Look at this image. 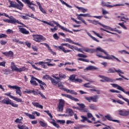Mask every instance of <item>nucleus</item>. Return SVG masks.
<instances>
[{"mask_svg": "<svg viewBox=\"0 0 129 129\" xmlns=\"http://www.w3.org/2000/svg\"><path fill=\"white\" fill-rule=\"evenodd\" d=\"M96 56L99 58H102L103 59H106V60H112L114 61L116 60L118 62H121L117 57H115L113 55H109L106 51H105L101 47H97L96 48Z\"/></svg>", "mask_w": 129, "mask_h": 129, "instance_id": "f257e3e1", "label": "nucleus"}, {"mask_svg": "<svg viewBox=\"0 0 129 129\" xmlns=\"http://www.w3.org/2000/svg\"><path fill=\"white\" fill-rule=\"evenodd\" d=\"M40 22H42V23H44V24H46V25H48L49 26H50L51 27H54L53 28H54V30H56V31L58 30V27L60 28L62 31H64V32H69V33H71V34H73V32L69 30V29H68L67 28H64V27L60 25L58 22L52 21L50 22H48L47 21H44V20H40Z\"/></svg>", "mask_w": 129, "mask_h": 129, "instance_id": "f03ea898", "label": "nucleus"}, {"mask_svg": "<svg viewBox=\"0 0 129 129\" xmlns=\"http://www.w3.org/2000/svg\"><path fill=\"white\" fill-rule=\"evenodd\" d=\"M63 46H66V47H68L69 49H71L72 50H73L74 45H71V44H69V43H62L60 44V46H59L57 47L58 51H62L63 53H70V52H71V50L65 49V48L63 47Z\"/></svg>", "mask_w": 129, "mask_h": 129, "instance_id": "7ed1b4c3", "label": "nucleus"}, {"mask_svg": "<svg viewBox=\"0 0 129 129\" xmlns=\"http://www.w3.org/2000/svg\"><path fill=\"white\" fill-rule=\"evenodd\" d=\"M115 72H116L117 73L118 75H119V76H120V77H121L122 78H123L125 80H128V79H127L126 78H125L124 76L121 75V74H124V73L123 72H122L121 70H120V69L116 70L114 68H113V69L112 68H109L108 69L107 73H108V74L115 73Z\"/></svg>", "mask_w": 129, "mask_h": 129, "instance_id": "20e7f679", "label": "nucleus"}, {"mask_svg": "<svg viewBox=\"0 0 129 129\" xmlns=\"http://www.w3.org/2000/svg\"><path fill=\"white\" fill-rule=\"evenodd\" d=\"M3 104H7V105H10L13 107H18L19 105L14 103L12 100L10 99L9 98H5L1 101Z\"/></svg>", "mask_w": 129, "mask_h": 129, "instance_id": "39448f33", "label": "nucleus"}, {"mask_svg": "<svg viewBox=\"0 0 129 129\" xmlns=\"http://www.w3.org/2000/svg\"><path fill=\"white\" fill-rule=\"evenodd\" d=\"M118 19H119V18H121V22H124L122 23H119L118 24V25H119V26H120V27H121V28H123L124 30H127V28L126 27H125V26L124 25V23L126 22V21H128V18H125L124 16L123 17H121V16H117Z\"/></svg>", "mask_w": 129, "mask_h": 129, "instance_id": "423d86ee", "label": "nucleus"}, {"mask_svg": "<svg viewBox=\"0 0 129 129\" xmlns=\"http://www.w3.org/2000/svg\"><path fill=\"white\" fill-rule=\"evenodd\" d=\"M11 69L12 71H16V72H22V71H25L26 70V68L25 67H23L21 68H18L16 64H15V62H11Z\"/></svg>", "mask_w": 129, "mask_h": 129, "instance_id": "0eeeda50", "label": "nucleus"}, {"mask_svg": "<svg viewBox=\"0 0 129 129\" xmlns=\"http://www.w3.org/2000/svg\"><path fill=\"white\" fill-rule=\"evenodd\" d=\"M106 119H107V120H109V121H113L114 122L120 123V121H119V120L113 119L112 116H111V115L109 114L105 115L104 117H103V121H105Z\"/></svg>", "mask_w": 129, "mask_h": 129, "instance_id": "6e6552de", "label": "nucleus"}, {"mask_svg": "<svg viewBox=\"0 0 129 129\" xmlns=\"http://www.w3.org/2000/svg\"><path fill=\"white\" fill-rule=\"evenodd\" d=\"M101 6L102 7H107V8H109L110 9H111L112 8H114L115 7H123L124 6V4H118L111 5L107 4L106 3L104 2V1H102L101 2Z\"/></svg>", "mask_w": 129, "mask_h": 129, "instance_id": "1a4fd4ad", "label": "nucleus"}, {"mask_svg": "<svg viewBox=\"0 0 129 129\" xmlns=\"http://www.w3.org/2000/svg\"><path fill=\"white\" fill-rule=\"evenodd\" d=\"M81 17H89V18H91V15H90V14L87 13V14H80V15H78L77 16V18L78 19V20H79L80 21H81V22H82V23L83 24L86 25V26H87V23H86V22H85V20H84V19H83V18H82Z\"/></svg>", "mask_w": 129, "mask_h": 129, "instance_id": "9d476101", "label": "nucleus"}, {"mask_svg": "<svg viewBox=\"0 0 129 129\" xmlns=\"http://www.w3.org/2000/svg\"><path fill=\"white\" fill-rule=\"evenodd\" d=\"M34 41L37 42V43H40V42H43L46 40V38L44 37L43 35H34L33 36Z\"/></svg>", "mask_w": 129, "mask_h": 129, "instance_id": "9b49d317", "label": "nucleus"}, {"mask_svg": "<svg viewBox=\"0 0 129 129\" xmlns=\"http://www.w3.org/2000/svg\"><path fill=\"white\" fill-rule=\"evenodd\" d=\"M99 98L98 95H94L91 97H85V99L86 100H87L88 102H91V101H93V102H97Z\"/></svg>", "mask_w": 129, "mask_h": 129, "instance_id": "f8f14e48", "label": "nucleus"}, {"mask_svg": "<svg viewBox=\"0 0 129 129\" xmlns=\"http://www.w3.org/2000/svg\"><path fill=\"white\" fill-rule=\"evenodd\" d=\"M64 105H65V101H64L63 99H59V103L57 106L58 111L59 112H63Z\"/></svg>", "mask_w": 129, "mask_h": 129, "instance_id": "ddd939ff", "label": "nucleus"}, {"mask_svg": "<svg viewBox=\"0 0 129 129\" xmlns=\"http://www.w3.org/2000/svg\"><path fill=\"white\" fill-rule=\"evenodd\" d=\"M9 88H12V89L16 90V93L19 95V96H22V91L21 90V87L18 86H12L11 85H8Z\"/></svg>", "mask_w": 129, "mask_h": 129, "instance_id": "4468645a", "label": "nucleus"}, {"mask_svg": "<svg viewBox=\"0 0 129 129\" xmlns=\"http://www.w3.org/2000/svg\"><path fill=\"white\" fill-rule=\"evenodd\" d=\"M9 3L10 5V6H9V8H14L15 9H18V10H22V8L20 7V4L11 0H9Z\"/></svg>", "mask_w": 129, "mask_h": 129, "instance_id": "2eb2a0df", "label": "nucleus"}, {"mask_svg": "<svg viewBox=\"0 0 129 129\" xmlns=\"http://www.w3.org/2000/svg\"><path fill=\"white\" fill-rule=\"evenodd\" d=\"M9 19V24H13V25H15L17 23L19 24V25H22V26L26 27V25H25L23 23L20 22L18 20L16 19L14 17H11Z\"/></svg>", "mask_w": 129, "mask_h": 129, "instance_id": "dca6fc26", "label": "nucleus"}, {"mask_svg": "<svg viewBox=\"0 0 129 129\" xmlns=\"http://www.w3.org/2000/svg\"><path fill=\"white\" fill-rule=\"evenodd\" d=\"M66 113H67L68 114H69L68 115H66V114H63L62 115L63 116H73V115H74V111H73V110H72V109L71 108H67L66 110Z\"/></svg>", "mask_w": 129, "mask_h": 129, "instance_id": "f3484780", "label": "nucleus"}, {"mask_svg": "<svg viewBox=\"0 0 129 129\" xmlns=\"http://www.w3.org/2000/svg\"><path fill=\"white\" fill-rule=\"evenodd\" d=\"M62 96H64V97H67V98H69L71 99V100H73L74 101L78 102L79 101V99L75 98L74 97L69 95V94H61Z\"/></svg>", "mask_w": 129, "mask_h": 129, "instance_id": "a211bd4d", "label": "nucleus"}, {"mask_svg": "<svg viewBox=\"0 0 129 129\" xmlns=\"http://www.w3.org/2000/svg\"><path fill=\"white\" fill-rule=\"evenodd\" d=\"M118 112L119 115H121V116H127V115H129V110L128 111L119 110Z\"/></svg>", "mask_w": 129, "mask_h": 129, "instance_id": "6ab92c4d", "label": "nucleus"}, {"mask_svg": "<svg viewBox=\"0 0 129 129\" xmlns=\"http://www.w3.org/2000/svg\"><path fill=\"white\" fill-rule=\"evenodd\" d=\"M99 77H100V78H102V79H104V80L106 81V82H113L114 81V80H112V79L104 76L99 75Z\"/></svg>", "mask_w": 129, "mask_h": 129, "instance_id": "aec40b11", "label": "nucleus"}, {"mask_svg": "<svg viewBox=\"0 0 129 129\" xmlns=\"http://www.w3.org/2000/svg\"><path fill=\"white\" fill-rule=\"evenodd\" d=\"M42 45H44V46H46V47L48 48V50L49 51V52H50V53H51V54H52L53 56H55L56 55V52L53 51V50H52V49H51V48L50 47V46H49V44L44 43H41Z\"/></svg>", "mask_w": 129, "mask_h": 129, "instance_id": "412c9836", "label": "nucleus"}, {"mask_svg": "<svg viewBox=\"0 0 129 129\" xmlns=\"http://www.w3.org/2000/svg\"><path fill=\"white\" fill-rule=\"evenodd\" d=\"M19 32L20 33H22V34H24V35H29V34H30V32L28 30H27V29H26V28H19Z\"/></svg>", "mask_w": 129, "mask_h": 129, "instance_id": "4be33fe9", "label": "nucleus"}, {"mask_svg": "<svg viewBox=\"0 0 129 129\" xmlns=\"http://www.w3.org/2000/svg\"><path fill=\"white\" fill-rule=\"evenodd\" d=\"M3 55L6 56L7 57H13L14 56V52L12 51H9L8 52H2Z\"/></svg>", "mask_w": 129, "mask_h": 129, "instance_id": "5701e85b", "label": "nucleus"}, {"mask_svg": "<svg viewBox=\"0 0 129 129\" xmlns=\"http://www.w3.org/2000/svg\"><path fill=\"white\" fill-rule=\"evenodd\" d=\"M36 3L38 5V8H39L40 11H41V12L43 14H47L45 9H44V8H42V6H41V4L40 3V2L37 1Z\"/></svg>", "mask_w": 129, "mask_h": 129, "instance_id": "b1692460", "label": "nucleus"}, {"mask_svg": "<svg viewBox=\"0 0 129 129\" xmlns=\"http://www.w3.org/2000/svg\"><path fill=\"white\" fill-rule=\"evenodd\" d=\"M35 65H41L42 68H44L46 69L47 68V66L45 65L46 64V62L44 61H39L38 62H35Z\"/></svg>", "mask_w": 129, "mask_h": 129, "instance_id": "393cba45", "label": "nucleus"}, {"mask_svg": "<svg viewBox=\"0 0 129 129\" xmlns=\"http://www.w3.org/2000/svg\"><path fill=\"white\" fill-rule=\"evenodd\" d=\"M98 68L96 67L90 66L86 68V70L88 71V70H92L94 71V70H97Z\"/></svg>", "mask_w": 129, "mask_h": 129, "instance_id": "a878e982", "label": "nucleus"}, {"mask_svg": "<svg viewBox=\"0 0 129 129\" xmlns=\"http://www.w3.org/2000/svg\"><path fill=\"white\" fill-rule=\"evenodd\" d=\"M23 3H24V4H28L29 5H32V6H35V7H37V5L36 4L33 3L32 2H31V1L30 0H21Z\"/></svg>", "mask_w": 129, "mask_h": 129, "instance_id": "bb28decb", "label": "nucleus"}, {"mask_svg": "<svg viewBox=\"0 0 129 129\" xmlns=\"http://www.w3.org/2000/svg\"><path fill=\"white\" fill-rule=\"evenodd\" d=\"M32 78H33V79H35V80H36V81H37L38 82V83H39V84H41V85H42V86L43 85L44 86H47V84H46V83H45L43 81H42L34 77H33Z\"/></svg>", "mask_w": 129, "mask_h": 129, "instance_id": "cd10ccee", "label": "nucleus"}, {"mask_svg": "<svg viewBox=\"0 0 129 129\" xmlns=\"http://www.w3.org/2000/svg\"><path fill=\"white\" fill-rule=\"evenodd\" d=\"M24 114H25L26 115V116H28L30 119H36V117L34 115L31 114L27 113V112H25Z\"/></svg>", "mask_w": 129, "mask_h": 129, "instance_id": "c85d7f7f", "label": "nucleus"}, {"mask_svg": "<svg viewBox=\"0 0 129 129\" xmlns=\"http://www.w3.org/2000/svg\"><path fill=\"white\" fill-rule=\"evenodd\" d=\"M76 78V75L73 74L70 76L69 80L72 82H75Z\"/></svg>", "mask_w": 129, "mask_h": 129, "instance_id": "c756f323", "label": "nucleus"}, {"mask_svg": "<svg viewBox=\"0 0 129 129\" xmlns=\"http://www.w3.org/2000/svg\"><path fill=\"white\" fill-rule=\"evenodd\" d=\"M33 105L35 106L36 107H38V108H41V109H43V106L42 105H40L38 102H32Z\"/></svg>", "mask_w": 129, "mask_h": 129, "instance_id": "7c9ffc66", "label": "nucleus"}, {"mask_svg": "<svg viewBox=\"0 0 129 129\" xmlns=\"http://www.w3.org/2000/svg\"><path fill=\"white\" fill-rule=\"evenodd\" d=\"M83 51H84V52H86L87 53H94V50L89 49L88 48H83Z\"/></svg>", "mask_w": 129, "mask_h": 129, "instance_id": "2f4dec72", "label": "nucleus"}, {"mask_svg": "<svg viewBox=\"0 0 129 129\" xmlns=\"http://www.w3.org/2000/svg\"><path fill=\"white\" fill-rule=\"evenodd\" d=\"M76 9H78L79 11H81L82 13H86L87 12V9H84L83 7H79L78 6H75Z\"/></svg>", "mask_w": 129, "mask_h": 129, "instance_id": "473e14b6", "label": "nucleus"}, {"mask_svg": "<svg viewBox=\"0 0 129 129\" xmlns=\"http://www.w3.org/2000/svg\"><path fill=\"white\" fill-rule=\"evenodd\" d=\"M66 42H68L69 43H71L72 44H74V45H79V43H75L74 41H73L72 40L70 39V38H66V40H64Z\"/></svg>", "mask_w": 129, "mask_h": 129, "instance_id": "72a5a7b5", "label": "nucleus"}, {"mask_svg": "<svg viewBox=\"0 0 129 129\" xmlns=\"http://www.w3.org/2000/svg\"><path fill=\"white\" fill-rule=\"evenodd\" d=\"M17 127L19 129H29V127L27 126L25 124H23L22 125H21L20 124H18L17 125Z\"/></svg>", "mask_w": 129, "mask_h": 129, "instance_id": "f704fd0d", "label": "nucleus"}, {"mask_svg": "<svg viewBox=\"0 0 129 129\" xmlns=\"http://www.w3.org/2000/svg\"><path fill=\"white\" fill-rule=\"evenodd\" d=\"M87 34L89 37H90V38H91L93 40H94V41H95V42H97L98 43H99V40H98L95 37L91 35V34H90L89 32H87Z\"/></svg>", "mask_w": 129, "mask_h": 129, "instance_id": "c9c22d12", "label": "nucleus"}, {"mask_svg": "<svg viewBox=\"0 0 129 129\" xmlns=\"http://www.w3.org/2000/svg\"><path fill=\"white\" fill-rule=\"evenodd\" d=\"M28 63H29V64H31L32 67H33V68H34L36 70H38V71H40L41 70H42V69L41 68H39L36 67V66L35 64H33V61H32V62H28Z\"/></svg>", "mask_w": 129, "mask_h": 129, "instance_id": "e433bc0d", "label": "nucleus"}, {"mask_svg": "<svg viewBox=\"0 0 129 129\" xmlns=\"http://www.w3.org/2000/svg\"><path fill=\"white\" fill-rule=\"evenodd\" d=\"M59 2H60V3H61L62 5H64L65 6H66V7H67L68 8H69V9L72 8V6L68 5L67 3H66V2H64V1L59 0Z\"/></svg>", "mask_w": 129, "mask_h": 129, "instance_id": "4c0bfd02", "label": "nucleus"}, {"mask_svg": "<svg viewBox=\"0 0 129 129\" xmlns=\"http://www.w3.org/2000/svg\"><path fill=\"white\" fill-rule=\"evenodd\" d=\"M50 80H51V83L53 85L56 86V85H57V84H58L59 83V81H57L55 80V79H53L52 78H51Z\"/></svg>", "mask_w": 129, "mask_h": 129, "instance_id": "58836bf2", "label": "nucleus"}, {"mask_svg": "<svg viewBox=\"0 0 129 129\" xmlns=\"http://www.w3.org/2000/svg\"><path fill=\"white\" fill-rule=\"evenodd\" d=\"M13 42H15V43H18L19 44H20L21 45H24V42L20 41L19 39H12Z\"/></svg>", "mask_w": 129, "mask_h": 129, "instance_id": "ea45409f", "label": "nucleus"}, {"mask_svg": "<svg viewBox=\"0 0 129 129\" xmlns=\"http://www.w3.org/2000/svg\"><path fill=\"white\" fill-rule=\"evenodd\" d=\"M77 104L79 106V107L82 109V110H83L84 108H85L86 106L84 104L81 103L80 104L79 103H77Z\"/></svg>", "mask_w": 129, "mask_h": 129, "instance_id": "a19ab883", "label": "nucleus"}, {"mask_svg": "<svg viewBox=\"0 0 129 129\" xmlns=\"http://www.w3.org/2000/svg\"><path fill=\"white\" fill-rule=\"evenodd\" d=\"M13 100H15V101H17V102H23V100L21 98H19L18 97H13Z\"/></svg>", "mask_w": 129, "mask_h": 129, "instance_id": "79ce46f5", "label": "nucleus"}, {"mask_svg": "<svg viewBox=\"0 0 129 129\" xmlns=\"http://www.w3.org/2000/svg\"><path fill=\"white\" fill-rule=\"evenodd\" d=\"M43 79L46 80H51L52 79V77H50V76L46 75L43 77Z\"/></svg>", "mask_w": 129, "mask_h": 129, "instance_id": "37998d69", "label": "nucleus"}, {"mask_svg": "<svg viewBox=\"0 0 129 129\" xmlns=\"http://www.w3.org/2000/svg\"><path fill=\"white\" fill-rule=\"evenodd\" d=\"M76 50V51H78V52H81V53H84L83 52V51H82V49L81 48H79L78 47L75 46L74 45V47H73V50Z\"/></svg>", "mask_w": 129, "mask_h": 129, "instance_id": "c03bdc74", "label": "nucleus"}, {"mask_svg": "<svg viewBox=\"0 0 129 129\" xmlns=\"http://www.w3.org/2000/svg\"><path fill=\"white\" fill-rule=\"evenodd\" d=\"M39 123L40 124L41 126H42V127H45V126H47V124L43 121H39Z\"/></svg>", "mask_w": 129, "mask_h": 129, "instance_id": "a18cd8bd", "label": "nucleus"}, {"mask_svg": "<svg viewBox=\"0 0 129 129\" xmlns=\"http://www.w3.org/2000/svg\"><path fill=\"white\" fill-rule=\"evenodd\" d=\"M81 118H82V120H81V122H85L87 120V117L84 116H81Z\"/></svg>", "mask_w": 129, "mask_h": 129, "instance_id": "49530a36", "label": "nucleus"}, {"mask_svg": "<svg viewBox=\"0 0 129 129\" xmlns=\"http://www.w3.org/2000/svg\"><path fill=\"white\" fill-rule=\"evenodd\" d=\"M59 77L60 79H65L67 76H66V75L61 73L59 74Z\"/></svg>", "mask_w": 129, "mask_h": 129, "instance_id": "de8ad7c7", "label": "nucleus"}, {"mask_svg": "<svg viewBox=\"0 0 129 129\" xmlns=\"http://www.w3.org/2000/svg\"><path fill=\"white\" fill-rule=\"evenodd\" d=\"M78 60H79V61H83L84 62H87V63H89L90 62L89 59L86 58H79Z\"/></svg>", "mask_w": 129, "mask_h": 129, "instance_id": "09e8293b", "label": "nucleus"}, {"mask_svg": "<svg viewBox=\"0 0 129 129\" xmlns=\"http://www.w3.org/2000/svg\"><path fill=\"white\" fill-rule=\"evenodd\" d=\"M27 5L29 9L32 10L33 12H36V9H35V7L31 6L32 5H30L29 4H27Z\"/></svg>", "mask_w": 129, "mask_h": 129, "instance_id": "8fccbe9b", "label": "nucleus"}, {"mask_svg": "<svg viewBox=\"0 0 129 129\" xmlns=\"http://www.w3.org/2000/svg\"><path fill=\"white\" fill-rule=\"evenodd\" d=\"M67 71H69V72H73V71H77V69H69L67 68L65 69Z\"/></svg>", "mask_w": 129, "mask_h": 129, "instance_id": "3c124183", "label": "nucleus"}, {"mask_svg": "<svg viewBox=\"0 0 129 129\" xmlns=\"http://www.w3.org/2000/svg\"><path fill=\"white\" fill-rule=\"evenodd\" d=\"M89 84H90V83H89L84 84V86L86 88H94V87H91L90 86H89Z\"/></svg>", "mask_w": 129, "mask_h": 129, "instance_id": "603ef678", "label": "nucleus"}, {"mask_svg": "<svg viewBox=\"0 0 129 129\" xmlns=\"http://www.w3.org/2000/svg\"><path fill=\"white\" fill-rule=\"evenodd\" d=\"M110 31H112V32H116L118 34H121V33H122L120 30H115L114 28H110Z\"/></svg>", "mask_w": 129, "mask_h": 129, "instance_id": "864d4df0", "label": "nucleus"}, {"mask_svg": "<svg viewBox=\"0 0 129 129\" xmlns=\"http://www.w3.org/2000/svg\"><path fill=\"white\" fill-rule=\"evenodd\" d=\"M91 23H92V24H93L94 25H100V22L96 20L91 21Z\"/></svg>", "mask_w": 129, "mask_h": 129, "instance_id": "5fc2aeb1", "label": "nucleus"}, {"mask_svg": "<svg viewBox=\"0 0 129 129\" xmlns=\"http://www.w3.org/2000/svg\"><path fill=\"white\" fill-rule=\"evenodd\" d=\"M78 57H81V58H87L88 56L82 53L78 54Z\"/></svg>", "mask_w": 129, "mask_h": 129, "instance_id": "6e6d98bb", "label": "nucleus"}, {"mask_svg": "<svg viewBox=\"0 0 129 129\" xmlns=\"http://www.w3.org/2000/svg\"><path fill=\"white\" fill-rule=\"evenodd\" d=\"M44 112H46V113H47V114H48L50 118H53V116L52 115V114H51V113H50V111H49V110H44Z\"/></svg>", "mask_w": 129, "mask_h": 129, "instance_id": "4d7b16f0", "label": "nucleus"}, {"mask_svg": "<svg viewBox=\"0 0 129 129\" xmlns=\"http://www.w3.org/2000/svg\"><path fill=\"white\" fill-rule=\"evenodd\" d=\"M83 81L81 79H76V80H75L74 83H82Z\"/></svg>", "mask_w": 129, "mask_h": 129, "instance_id": "13d9d810", "label": "nucleus"}, {"mask_svg": "<svg viewBox=\"0 0 129 129\" xmlns=\"http://www.w3.org/2000/svg\"><path fill=\"white\" fill-rule=\"evenodd\" d=\"M30 84L32 85H34V86H37V85H38V83H37V82H36V81L31 80Z\"/></svg>", "mask_w": 129, "mask_h": 129, "instance_id": "bf43d9fd", "label": "nucleus"}, {"mask_svg": "<svg viewBox=\"0 0 129 129\" xmlns=\"http://www.w3.org/2000/svg\"><path fill=\"white\" fill-rule=\"evenodd\" d=\"M17 2L18 3V4H19V6L20 8H21V10H23V8H24V4L19 0H17Z\"/></svg>", "mask_w": 129, "mask_h": 129, "instance_id": "052dcab7", "label": "nucleus"}, {"mask_svg": "<svg viewBox=\"0 0 129 129\" xmlns=\"http://www.w3.org/2000/svg\"><path fill=\"white\" fill-rule=\"evenodd\" d=\"M93 34H94V35H96L97 37H98L99 38H100V39H102V36H100V34H99V33H96V32L94 31H93Z\"/></svg>", "mask_w": 129, "mask_h": 129, "instance_id": "680f3d73", "label": "nucleus"}, {"mask_svg": "<svg viewBox=\"0 0 129 129\" xmlns=\"http://www.w3.org/2000/svg\"><path fill=\"white\" fill-rule=\"evenodd\" d=\"M51 123H52V124H53V125H54V126L57 127V128H59V127H60L59 124H57V123H56L55 122H51Z\"/></svg>", "mask_w": 129, "mask_h": 129, "instance_id": "e2e57ef3", "label": "nucleus"}, {"mask_svg": "<svg viewBox=\"0 0 129 129\" xmlns=\"http://www.w3.org/2000/svg\"><path fill=\"white\" fill-rule=\"evenodd\" d=\"M20 17L22 18L23 20H29L30 18L28 17V16H24V15H20Z\"/></svg>", "mask_w": 129, "mask_h": 129, "instance_id": "0e129e2a", "label": "nucleus"}, {"mask_svg": "<svg viewBox=\"0 0 129 129\" xmlns=\"http://www.w3.org/2000/svg\"><path fill=\"white\" fill-rule=\"evenodd\" d=\"M25 92L26 93H28V94H30V93H34V92H35V90H29L25 91Z\"/></svg>", "mask_w": 129, "mask_h": 129, "instance_id": "69168bd1", "label": "nucleus"}, {"mask_svg": "<svg viewBox=\"0 0 129 129\" xmlns=\"http://www.w3.org/2000/svg\"><path fill=\"white\" fill-rule=\"evenodd\" d=\"M8 37V35L7 34L2 33L0 34V39H2L3 38H7Z\"/></svg>", "mask_w": 129, "mask_h": 129, "instance_id": "338daca9", "label": "nucleus"}, {"mask_svg": "<svg viewBox=\"0 0 129 129\" xmlns=\"http://www.w3.org/2000/svg\"><path fill=\"white\" fill-rule=\"evenodd\" d=\"M32 49L33 50V51L35 52H37L38 51V47H37V46H36L32 45Z\"/></svg>", "mask_w": 129, "mask_h": 129, "instance_id": "774afa93", "label": "nucleus"}]
</instances>
